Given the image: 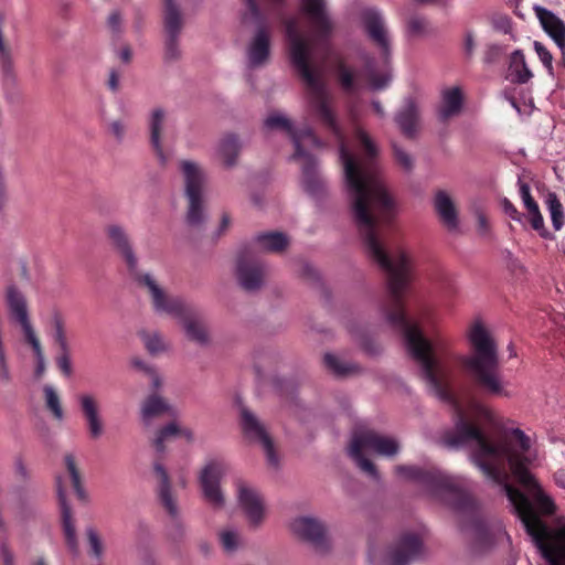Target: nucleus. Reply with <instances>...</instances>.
Wrapping results in <instances>:
<instances>
[{
    "label": "nucleus",
    "instance_id": "37998d69",
    "mask_svg": "<svg viewBox=\"0 0 565 565\" xmlns=\"http://www.w3.org/2000/svg\"><path fill=\"white\" fill-rule=\"evenodd\" d=\"M518 188H519V195L522 200V203L526 211H531L533 209L539 207V204L534 201V199L531 195V190L529 184L523 182L521 178L518 180Z\"/></svg>",
    "mask_w": 565,
    "mask_h": 565
},
{
    "label": "nucleus",
    "instance_id": "8fccbe9b",
    "mask_svg": "<svg viewBox=\"0 0 565 565\" xmlns=\"http://www.w3.org/2000/svg\"><path fill=\"white\" fill-rule=\"evenodd\" d=\"M395 158L397 162L405 169V170H412L413 169V158L411 154H408L403 149H399L397 147L394 148Z\"/></svg>",
    "mask_w": 565,
    "mask_h": 565
},
{
    "label": "nucleus",
    "instance_id": "774afa93",
    "mask_svg": "<svg viewBox=\"0 0 565 565\" xmlns=\"http://www.w3.org/2000/svg\"><path fill=\"white\" fill-rule=\"evenodd\" d=\"M0 193H4V189L1 184H0Z\"/></svg>",
    "mask_w": 565,
    "mask_h": 565
},
{
    "label": "nucleus",
    "instance_id": "de8ad7c7",
    "mask_svg": "<svg viewBox=\"0 0 565 565\" xmlns=\"http://www.w3.org/2000/svg\"><path fill=\"white\" fill-rule=\"evenodd\" d=\"M529 218L531 221L532 227L535 231H539L542 236H546L545 228H544V218L540 212V207L533 209L531 211H527Z\"/></svg>",
    "mask_w": 565,
    "mask_h": 565
},
{
    "label": "nucleus",
    "instance_id": "7c9ffc66",
    "mask_svg": "<svg viewBox=\"0 0 565 565\" xmlns=\"http://www.w3.org/2000/svg\"><path fill=\"white\" fill-rule=\"evenodd\" d=\"M239 153V143L235 136L228 135L220 140L216 146V157L226 167H233L236 163Z\"/></svg>",
    "mask_w": 565,
    "mask_h": 565
},
{
    "label": "nucleus",
    "instance_id": "7ed1b4c3",
    "mask_svg": "<svg viewBox=\"0 0 565 565\" xmlns=\"http://www.w3.org/2000/svg\"><path fill=\"white\" fill-rule=\"evenodd\" d=\"M266 132L279 130L285 132L292 141L295 152L292 158L297 160L302 169V184L311 194L318 192L322 186V180L317 172V163L312 151L322 147L312 129L308 126H296L291 119L281 111H271L264 120Z\"/></svg>",
    "mask_w": 565,
    "mask_h": 565
},
{
    "label": "nucleus",
    "instance_id": "864d4df0",
    "mask_svg": "<svg viewBox=\"0 0 565 565\" xmlns=\"http://www.w3.org/2000/svg\"><path fill=\"white\" fill-rule=\"evenodd\" d=\"M119 84H120V73L116 68H111L109 71V76L106 82V85L111 93H117L119 90Z\"/></svg>",
    "mask_w": 565,
    "mask_h": 565
},
{
    "label": "nucleus",
    "instance_id": "a878e982",
    "mask_svg": "<svg viewBox=\"0 0 565 565\" xmlns=\"http://www.w3.org/2000/svg\"><path fill=\"white\" fill-rule=\"evenodd\" d=\"M120 110L121 115L118 118L107 119L103 115L106 131L117 143H124L135 135L129 113L122 106H120Z\"/></svg>",
    "mask_w": 565,
    "mask_h": 565
},
{
    "label": "nucleus",
    "instance_id": "6e6552de",
    "mask_svg": "<svg viewBox=\"0 0 565 565\" xmlns=\"http://www.w3.org/2000/svg\"><path fill=\"white\" fill-rule=\"evenodd\" d=\"M399 450V445L395 438L381 435L370 429H359L353 433L349 446L350 457L369 476L376 478V470L373 463L365 458V455L376 454L380 456L392 457Z\"/></svg>",
    "mask_w": 565,
    "mask_h": 565
},
{
    "label": "nucleus",
    "instance_id": "6ab92c4d",
    "mask_svg": "<svg viewBox=\"0 0 565 565\" xmlns=\"http://www.w3.org/2000/svg\"><path fill=\"white\" fill-rule=\"evenodd\" d=\"M270 54V32L259 25L250 38L246 47V57L250 66L264 65Z\"/></svg>",
    "mask_w": 565,
    "mask_h": 565
},
{
    "label": "nucleus",
    "instance_id": "9d476101",
    "mask_svg": "<svg viewBox=\"0 0 565 565\" xmlns=\"http://www.w3.org/2000/svg\"><path fill=\"white\" fill-rule=\"evenodd\" d=\"M230 471V465L220 458H213L205 462L199 475V482L204 500L214 509L225 507V495L221 488V480Z\"/></svg>",
    "mask_w": 565,
    "mask_h": 565
},
{
    "label": "nucleus",
    "instance_id": "49530a36",
    "mask_svg": "<svg viewBox=\"0 0 565 565\" xmlns=\"http://www.w3.org/2000/svg\"><path fill=\"white\" fill-rule=\"evenodd\" d=\"M0 557L3 565H15V554L11 548L8 539L0 541Z\"/></svg>",
    "mask_w": 565,
    "mask_h": 565
},
{
    "label": "nucleus",
    "instance_id": "0eeeda50",
    "mask_svg": "<svg viewBox=\"0 0 565 565\" xmlns=\"http://www.w3.org/2000/svg\"><path fill=\"white\" fill-rule=\"evenodd\" d=\"M3 300L9 320L21 328L25 341L33 350L36 360L35 374L41 376L45 370V360L40 340L31 322L28 298L15 284L11 282L4 288Z\"/></svg>",
    "mask_w": 565,
    "mask_h": 565
},
{
    "label": "nucleus",
    "instance_id": "f8f14e48",
    "mask_svg": "<svg viewBox=\"0 0 565 565\" xmlns=\"http://www.w3.org/2000/svg\"><path fill=\"white\" fill-rule=\"evenodd\" d=\"M177 438L189 444L195 440L194 431L181 422V416L169 417L166 424L156 428L149 437V444L156 452L164 454L169 443Z\"/></svg>",
    "mask_w": 565,
    "mask_h": 565
},
{
    "label": "nucleus",
    "instance_id": "1a4fd4ad",
    "mask_svg": "<svg viewBox=\"0 0 565 565\" xmlns=\"http://www.w3.org/2000/svg\"><path fill=\"white\" fill-rule=\"evenodd\" d=\"M164 377L156 369L143 366V418L181 416L180 407L164 395Z\"/></svg>",
    "mask_w": 565,
    "mask_h": 565
},
{
    "label": "nucleus",
    "instance_id": "ddd939ff",
    "mask_svg": "<svg viewBox=\"0 0 565 565\" xmlns=\"http://www.w3.org/2000/svg\"><path fill=\"white\" fill-rule=\"evenodd\" d=\"M76 399L85 420L88 437L93 440L99 439L105 433V423L98 396L92 392H84L78 394Z\"/></svg>",
    "mask_w": 565,
    "mask_h": 565
},
{
    "label": "nucleus",
    "instance_id": "79ce46f5",
    "mask_svg": "<svg viewBox=\"0 0 565 565\" xmlns=\"http://www.w3.org/2000/svg\"><path fill=\"white\" fill-rule=\"evenodd\" d=\"M143 345L151 355L163 353L168 349V344L158 332H150L143 337Z\"/></svg>",
    "mask_w": 565,
    "mask_h": 565
},
{
    "label": "nucleus",
    "instance_id": "393cba45",
    "mask_svg": "<svg viewBox=\"0 0 565 565\" xmlns=\"http://www.w3.org/2000/svg\"><path fill=\"white\" fill-rule=\"evenodd\" d=\"M170 120L168 115L160 108H156L150 114L149 130L150 143L153 148L158 159L163 163L167 161V156L163 151L162 139L169 127Z\"/></svg>",
    "mask_w": 565,
    "mask_h": 565
},
{
    "label": "nucleus",
    "instance_id": "ea45409f",
    "mask_svg": "<svg viewBox=\"0 0 565 565\" xmlns=\"http://www.w3.org/2000/svg\"><path fill=\"white\" fill-rule=\"evenodd\" d=\"M52 326L54 329V341L58 345L60 351H66L68 347L64 319L60 312H54L52 316Z\"/></svg>",
    "mask_w": 565,
    "mask_h": 565
},
{
    "label": "nucleus",
    "instance_id": "a211bd4d",
    "mask_svg": "<svg viewBox=\"0 0 565 565\" xmlns=\"http://www.w3.org/2000/svg\"><path fill=\"white\" fill-rule=\"evenodd\" d=\"M56 491L58 495L60 509H61V518H62V529L65 537V542L67 547L73 554L78 553V540L76 534L75 522L72 514V509L66 500V493L62 484V478H56Z\"/></svg>",
    "mask_w": 565,
    "mask_h": 565
},
{
    "label": "nucleus",
    "instance_id": "5fc2aeb1",
    "mask_svg": "<svg viewBox=\"0 0 565 565\" xmlns=\"http://www.w3.org/2000/svg\"><path fill=\"white\" fill-rule=\"evenodd\" d=\"M244 4L246 7V14L244 19H247L249 15L252 19H258L259 18V8L256 0H244Z\"/></svg>",
    "mask_w": 565,
    "mask_h": 565
},
{
    "label": "nucleus",
    "instance_id": "cd10ccee",
    "mask_svg": "<svg viewBox=\"0 0 565 565\" xmlns=\"http://www.w3.org/2000/svg\"><path fill=\"white\" fill-rule=\"evenodd\" d=\"M217 542L226 555H235L245 547L242 530L235 525H226L218 530Z\"/></svg>",
    "mask_w": 565,
    "mask_h": 565
},
{
    "label": "nucleus",
    "instance_id": "bf43d9fd",
    "mask_svg": "<svg viewBox=\"0 0 565 565\" xmlns=\"http://www.w3.org/2000/svg\"><path fill=\"white\" fill-rule=\"evenodd\" d=\"M473 49H475L473 36L470 33H468V34H466V38H465V50L468 54H471L473 52Z\"/></svg>",
    "mask_w": 565,
    "mask_h": 565
},
{
    "label": "nucleus",
    "instance_id": "9b49d317",
    "mask_svg": "<svg viewBox=\"0 0 565 565\" xmlns=\"http://www.w3.org/2000/svg\"><path fill=\"white\" fill-rule=\"evenodd\" d=\"M236 499L239 509L252 527H259L267 519L268 509L264 495L248 482L237 479Z\"/></svg>",
    "mask_w": 565,
    "mask_h": 565
},
{
    "label": "nucleus",
    "instance_id": "423d86ee",
    "mask_svg": "<svg viewBox=\"0 0 565 565\" xmlns=\"http://www.w3.org/2000/svg\"><path fill=\"white\" fill-rule=\"evenodd\" d=\"M143 287L148 289L151 306L157 315L177 318L190 340L199 343H204L207 340L205 327L196 316L186 309L183 300L169 296L149 275H143Z\"/></svg>",
    "mask_w": 565,
    "mask_h": 565
},
{
    "label": "nucleus",
    "instance_id": "2eb2a0df",
    "mask_svg": "<svg viewBox=\"0 0 565 565\" xmlns=\"http://www.w3.org/2000/svg\"><path fill=\"white\" fill-rule=\"evenodd\" d=\"M151 477L161 505L171 518L177 519L180 514V509L166 467L161 462H154Z\"/></svg>",
    "mask_w": 565,
    "mask_h": 565
},
{
    "label": "nucleus",
    "instance_id": "c03bdc74",
    "mask_svg": "<svg viewBox=\"0 0 565 565\" xmlns=\"http://www.w3.org/2000/svg\"><path fill=\"white\" fill-rule=\"evenodd\" d=\"M534 51L536 52L539 58L545 66V68L548 71L550 74H552L553 71V56L550 53V51L541 43L535 41L533 43Z\"/></svg>",
    "mask_w": 565,
    "mask_h": 565
},
{
    "label": "nucleus",
    "instance_id": "f257e3e1",
    "mask_svg": "<svg viewBox=\"0 0 565 565\" xmlns=\"http://www.w3.org/2000/svg\"><path fill=\"white\" fill-rule=\"evenodd\" d=\"M300 11L309 28L299 18H291L285 21V29L291 63L308 88V110L338 142L345 196L356 225H381L393 217L396 204L377 163V147L360 128L355 130V145L347 139L322 82L324 62L318 60L316 49L334 28L328 0H300Z\"/></svg>",
    "mask_w": 565,
    "mask_h": 565
},
{
    "label": "nucleus",
    "instance_id": "c756f323",
    "mask_svg": "<svg viewBox=\"0 0 565 565\" xmlns=\"http://www.w3.org/2000/svg\"><path fill=\"white\" fill-rule=\"evenodd\" d=\"M434 202L435 209L444 224L451 230L456 228L458 217L455 203L450 195L446 191L439 190L436 192Z\"/></svg>",
    "mask_w": 565,
    "mask_h": 565
},
{
    "label": "nucleus",
    "instance_id": "bb28decb",
    "mask_svg": "<svg viewBox=\"0 0 565 565\" xmlns=\"http://www.w3.org/2000/svg\"><path fill=\"white\" fill-rule=\"evenodd\" d=\"M463 103V95L459 87H447L441 92V99L438 106V117L446 121L460 114Z\"/></svg>",
    "mask_w": 565,
    "mask_h": 565
},
{
    "label": "nucleus",
    "instance_id": "f03ea898",
    "mask_svg": "<svg viewBox=\"0 0 565 565\" xmlns=\"http://www.w3.org/2000/svg\"><path fill=\"white\" fill-rule=\"evenodd\" d=\"M362 24L367 36L380 50L377 60L364 57V72L359 73L344 63L338 65L339 81L347 92L355 90L362 77H365L372 89H383L392 81L390 67L391 36L382 14L376 9H366L362 13Z\"/></svg>",
    "mask_w": 565,
    "mask_h": 565
},
{
    "label": "nucleus",
    "instance_id": "412c9836",
    "mask_svg": "<svg viewBox=\"0 0 565 565\" xmlns=\"http://www.w3.org/2000/svg\"><path fill=\"white\" fill-rule=\"evenodd\" d=\"M180 170L183 178L185 198L204 195L206 174L202 167L194 161L182 160L180 162Z\"/></svg>",
    "mask_w": 565,
    "mask_h": 565
},
{
    "label": "nucleus",
    "instance_id": "6e6d98bb",
    "mask_svg": "<svg viewBox=\"0 0 565 565\" xmlns=\"http://www.w3.org/2000/svg\"><path fill=\"white\" fill-rule=\"evenodd\" d=\"M504 212L514 221L521 220V214L516 210V207L507 199L502 202Z\"/></svg>",
    "mask_w": 565,
    "mask_h": 565
},
{
    "label": "nucleus",
    "instance_id": "20e7f679",
    "mask_svg": "<svg viewBox=\"0 0 565 565\" xmlns=\"http://www.w3.org/2000/svg\"><path fill=\"white\" fill-rule=\"evenodd\" d=\"M467 335L472 353L459 359L462 366L490 393L507 395L504 384L497 372V348L490 333L480 321H475Z\"/></svg>",
    "mask_w": 565,
    "mask_h": 565
},
{
    "label": "nucleus",
    "instance_id": "c85d7f7f",
    "mask_svg": "<svg viewBox=\"0 0 565 565\" xmlns=\"http://www.w3.org/2000/svg\"><path fill=\"white\" fill-rule=\"evenodd\" d=\"M395 121L407 137L415 135L419 127V109L413 99H406L395 117Z\"/></svg>",
    "mask_w": 565,
    "mask_h": 565
},
{
    "label": "nucleus",
    "instance_id": "603ef678",
    "mask_svg": "<svg viewBox=\"0 0 565 565\" xmlns=\"http://www.w3.org/2000/svg\"><path fill=\"white\" fill-rule=\"evenodd\" d=\"M12 376L7 356L0 358V384L7 386L11 383Z\"/></svg>",
    "mask_w": 565,
    "mask_h": 565
},
{
    "label": "nucleus",
    "instance_id": "338daca9",
    "mask_svg": "<svg viewBox=\"0 0 565 565\" xmlns=\"http://www.w3.org/2000/svg\"><path fill=\"white\" fill-rule=\"evenodd\" d=\"M228 224H230V218L226 215H224L222 218V226L225 228V227H227Z\"/></svg>",
    "mask_w": 565,
    "mask_h": 565
},
{
    "label": "nucleus",
    "instance_id": "dca6fc26",
    "mask_svg": "<svg viewBox=\"0 0 565 565\" xmlns=\"http://www.w3.org/2000/svg\"><path fill=\"white\" fill-rule=\"evenodd\" d=\"M236 278L246 290H256L265 278L263 264L250 255H243L236 264Z\"/></svg>",
    "mask_w": 565,
    "mask_h": 565
},
{
    "label": "nucleus",
    "instance_id": "5701e85b",
    "mask_svg": "<svg viewBox=\"0 0 565 565\" xmlns=\"http://www.w3.org/2000/svg\"><path fill=\"white\" fill-rule=\"evenodd\" d=\"M289 531L297 537L317 543L324 534L323 524L310 515H299L288 523Z\"/></svg>",
    "mask_w": 565,
    "mask_h": 565
},
{
    "label": "nucleus",
    "instance_id": "f704fd0d",
    "mask_svg": "<svg viewBox=\"0 0 565 565\" xmlns=\"http://www.w3.org/2000/svg\"><path fill=\"white\" fill-rule=\"evenodd\" d=\"M509 71L510 76L519 83H526L532 77V73L525 63L524 55L520 51H515L511 55Z\"/></svg>",
    "mask_w": 565,
    "mask_h": 565
},
{
    "label": "nucleus",
    "instance_id": "3c124183",
    "mask_svg": "<svg viewBox=\"0 0 565 565\" xmlns=\"http://www.w3.org/2000/svg\"><path fill=\"white\" fill-rule=\"evenodd\" d=\"M122 18L119 11H114L107 19V25L114 34L121 32Z\"/></svg>",
    "mask_w": 565,
    "mask_h": 565
},
{
    "label": "nucleus",
    "instance_id": "2f4dec72",
    "mask_svg": "<svg viewBox=\"0 0 565 565\" xmlns=\"http://www.w3.org/2000/svg\"><path fill=\"white\" fill-rule=\"evenodd\" d=\"M64 462L77 499L82 502H88V494L82 484V478L75 461V457L72 454H67L64 457Z\"/></svg>",
    "mask_w": 565,
    "mask_h": 565
},
{
    "label": "nucleus",
    "instance_id": "69168bd1",
    "mask_svg": "<svg viewBox=\"0 0 565 565\" xmlns=\"http://www.w3.org/2000/svg\"><path fill=\"white\" fill-rule=\"evenodd\" d=\"M178 486L181 487V488H185L186 486V479L184 477H180L179 480H178Z\"/></svg>",
    "mask_w": 565,
    "mask_h": 565
},
{
    "label": "nucleus",
    "instance_id": "f3484780",
    "mask_svg": "<svg viewBox=\"0 0 565 565\" xmlns=\"http://www.w3.org/2000/svg\"><path fill=\"white\" fill-rule=\"evenodd\" d=\"M422 539L418 534L406 533L392 547L386 557L387 565H405L420 552Z\"/></svg>",
    "mask_w": 565,
    "mask_h": 565
},
{
    "label": "nucleus",
    "instance_id": "0e129e2a",
    "mask_svg": "<svg viewBox=\"0 0 565 565\" xmlns=\"http://www.w3.org/2000/svg\"><path fill=\"white\" fill-rule=\"evenodd\" d=\"M130 364L132 367H135L136 370H140L141 369V360L138 358V356H135L130 360Z\"/></svg>",
    "mask_w": 565,
    "mask_h": 565
},
{
    "label": "nucleus",
    "instance_id": "e433bc0d",
    "mask_svg": "<svg viewBox=\"0 0 565 565\" xmlns=\"http://www.w3.org/2000/svg\"><path fill=\"white\" fill-rule=\"evenodd\" d=\"M323 361L326 367L335 375H348L356 370L355 365L333 353H326Z\"/></svg>",
    "mask_w": 565,
    "mask_h": 565
},
{
    "label": "nucleus",
    "instance_id": "680f3d73",
    "mask_svg": "<svg viewBox=\"0 0 565 565\" xmlns=\"http://www.w3.org/2000/svg\"><path fill=\"white\" fill-rule=\"evenodd\" d=\"M372 107H373L374 111L376 113V115H377L380 118H384V117H385V110H384V108L382 107V105L380 104V102H377V100H373V102H372Z\"/></svg>",
    "mask_w": 565,
    "mask_h": 565
},
{
    "label": "nucleus",
    "instance_id": "b1692460",
    "mask_svg": "<svg viewBox=\"0 0 565 565\" xmlns=\"http://www.w3.org/2000/svg\"><path fill=\"white\" fill-rule=\"evenodd\" d=\"M534 12L543 30L553 39L555 44L565 54V23L552 11L535 6Z\"/></svg>",
    "mask_w": 565,
    "mask_h": 565
},
{
    "label": "nucleus",
    "instance_id": "58836bf2",
    "mask_svg": "<svg viewBox=\"0 0 565 565\" xmlns=\"http://www.w3.org/2000/svg\"><path fill=\"white\" fill-rule=\"evenodd\" d=\"M44 397H45V404L46 407L52 412L53 416L57 420H63L64 418V412L61 405L60 397L51 385L44 386Z\"/></svg>",
    "mask_w": 565,
    "mask_h": 565
},
{
    "label": "nucleus",
    "instance_id": "72a5a7b5",
    "mask_svg": "<svg viewBox=\"0 0 565 565\" xmlns=\"http://www.w3.org/2000/svg\"><path fill=\"white\" fill-rule=\"evenodd\" d=\"M288 238L285 234L270 232L262 234L257 237V246L266 252H280L288 245Z\"/></svg>",
    "mask_w": 565,
    "mask_h": 565
},
{
    "label": "nucleus",
    "instance_id": "09e8293b",
    "mask_svg": "<svg viewBox=\"0 0 565 565\" xmlns=\"http://www.w3.org/2000/svg\"><path fill=\"white\" fill-rule=\"evenodd\" d=\"M56 364L62 373L70 376L73 372L72 363L70 359V348L66 351H60V355L56 359Z\"/></svg>",
    "mask_w": 565,
    "mask_h": 565
},
{
    "label": "nucleus",
    "instance_id": "e2e57ef3",
    "mask_svg": "<svg viewBox=\"0 0 565 565\" xmlns=\"http://www.w3.org/2000/svg\"><path fill=\"white\" fill-rule=\"evenodd\" d=\"M15 469L21 477L25 478L28 476L26 468L21 460H18L15 462Z\"/></svg>",
    "mask_w": 565,
    "mask_h": 565
},
{
    "label": "nucleus",
    "instance_id": "c9c22d12",
    "mask_svg": "<svg viewBox=\"0 0 565 565\" xmlns=\"http://www.w3.org/2000/svg\"><path fill=\"white\" fill-rule=\"evenodd\" d=\"M105 234L111 247H126L132 244L127 230L117 223L108 224Z\"/></svg>",
    "mask_w": 565,
    "mask_h": 565
},
{
    "label": "nucleus",
    "instance_id": "4468645a",
    "mask_svg": "<svg viewBox=\"0 0 565 565\" xmlns=\"http://www.w3.org/2000/svg\"><path fill=\"white\" fill-rule=\"evenodd\" d=\"M241 422L245 435L250 440L257 441L262 445L268 462L273 466L277 465L278 459L275 454L273 441L263 424L245 407H242L241 409Z\"/></svg>",
    "mask_w": 565,
    "mask_h": 565
},
{
    "label": "nucleus",
    "instance_id": "473e14b6",
    "mask_svg": "<svg viewBox=\"0 0 565 565\" xmlns=\"http://www.w3.org/2000/svg\"><path fill=\"white\" fill-rule=\"evenodd\" d=\"M185 221L190 226H200L205 220L204 195L189 196Z\"/></svg>",
    "mask_w": 565,
    "mask_h": 565
},
{
    "label": "nucleus",
    "instance_id": "39448f33",
    "mask_svg": "<svg viewBox=\"0 0 565 565\" xmlns=\"http://www.w3.org/2000/svg\"><path fill=\"white\" fill-rule=\"evenodd\" d=\"M396 475L403 480L419 483L424 493L436 503L461 509L469 501L470 482L460 476L448 475L435 468L424 470L415 466H398Z\"/></svg>",
    "mask_w": 565,
    "mask_h": 565
},
{
    "label": "nucleus",
    "instance_id": "a18cd8bd",
    "mask_svg": "<svg viewBox=\"0 0 565 565\" xmlns=\"http://www.w3.org/2000/svg\"><path fill=\"white\" fill-rule=\"evenodd\" d=\"M40 511L34 503H25L21 504L17 511V519L21 522L28 521L30 519H35L39 515Z\"/></svg>",
    "mask_w": 565,
    "mask_h": 565
},
{
    "label": "nucleus",
    "instance_id": "4be33fe9",
    "mask_svg": "<svg viewBox=\"0 0 565 565\" xmlns=\"http://www.w3.org/2000/svg\"><path fill=\"white\" fill-rule=\"evenodd\" d=\"M117 255L121 273L127 281L136 286H141V266L138 250L132 244L126 247H111Z\"/></svg>",
    "mask_w": 565,
    "mask_h": 565
},
{
    "label": "nucleus",
    "instance_id": "aec40b11",
    "mask_svg": "<svg viewBox=\"0 0 565 565\" xmlns=\"http://www.w3.org/2000/svg\"><path fill=\"white\" fill-rule=\"evenodd\" d=\"M164 26L167 33V55L170 58L177 57L180 53L177 36L181 32L183 21L178 6L173 0H164Z\"/></svg>",
    "mask_w": 565,
    "mask_h": 565
},
{
    "label": "nucleus",
    "instance_id": "13d9d810",
    "mask_svg": "<svg viewBox=\"0 0 565 565\" xmlns=\"http://www.w3.org/2000/svg\"><path fill=\"white\" fill-rule=\"evenodd\" d=\"M554 480L556 484L565 490V466L559 468L555 475Z\"/></svg>",
    "mask_w": 565,
    "mask_h": 565
},
{
    "label": "nucleus",
    "instance_id": "4d7b16f0",
    "mask_svg": "<svg viewBox=\"0 0 565 565\" xmlns=\"http://www.w3.org/2000/svg\"><path fill=\"white\" fill-rule=\"evenodd\" d=\"M117 56L118 58L125 63L128 64L131 61L132 52L131 49L128 45H122L117 50Z\"/></svg>",
    "mask_w": 565,
    "mask_h": 565
},
{
    "label": "nucleus",
    "instance_id": "4c0bfd02",
    "mask_svg": "<svg viewBox=\"0 0 565 565\" xmlns=\"http://www.w3.org/2000/svg\"><path fill=\"white\" fill-rule=\"evenodd\" d=\"M545 203L551 214L554 230L559 231L564 225V212L562 203L557 199V195L553 192L547 194Z\"/></svg>",
    "mask_w": 565,
    "mask_h": 565
},
{
    "label": "nucleus",
    "instance_id": "052dcab7",
    "mask_svg": "<svg viewBox=\"0 0 565 565\" xmlns=\"http://www.w3.org/2000/svg\"><path fill=\"white\" fill-rule=\"evenodd\" d=\"M29 565H51L44 555H38L30 561Z\"/></svg>",
    "mask_w": 565,
    "mask_h": 565
},
{
    "label": "nucleus",
    "instance_id": "a19ab883",
    "mask_svg": "<svg viewBox=\"0 0 565 565\" xmlns=\"http://www.w3.org/2000/svg\"><path fill=\"white\" fill-rule=\"evenodd\" d=\"M85 533L89 546V554L96 559H102L104 555V543L98 531L94 526H87Z\"/></svg>",
    "mask_w": 565,
    "mask_h": 565
}]
</instances>
